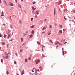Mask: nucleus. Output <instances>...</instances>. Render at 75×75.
Here are the masks:
<instances>
[{"instance_id": "obj_1", "label": "nucleus", "mask_w": 75, "mask_h": 75, "mask_svg": "<svg viewBox=\"0 0 75 75\" xmlns=\"http://www.w3.org/2000/svg\"><path fill=\"white\" fill-rule=\"evenodd\" d=\"M40 12L39 11L37 10L35 11V14H36L37 15H38L39 14V13Z\"/></svg>"}, {"instance_id": "obj_2", "label": "nucleus", "mask_w": 75, "mask_h": 75, "mask_svg": "<svg viewBox=\"0 0 75 75\" xmlns=\"http://www.w3.org/2000/svg\"><path fill=\"white\" fill-rule=\"evenodd\" d=\"M40 60L39 59H38L37 60H35V62H36V64H38L39 62H40Z\"/></svg>"}, {"instance_id": "obj_3", "label": "nucleus", "mask_w": 75, "mask_h": 75, "mask_svg": "<svg viewBox=\"0 0 75 75\" xmlns=\"http://www.w3.org/2000/svg\"><path fill=\"white\" fill-rule=\"evenodd\" d=\"M24 70H23L21 72V75H23L24 74Z\"/></svg>"}, {"instance_id": "obj_4", "label": "nucleus", "mask_w": 75, "mask_h": 75, "mask_svg": "<svg viewBox=\"0 0 75 75\" xmlns=\"http://www.w3.org/2000/svg\"><path fill=\"white\" fill-rule=\"evenodd\" d=\"M35 70L36 71V72H35V75H38V73L37 72V70L35 69Z\"/></svg>"}, {"instance_id": "obj_5", "label": "nucleus", "mask_w": 75, "mask_h": 75, "mask_svg": "<svg viewBox=\"0 0 75 75\" xmlns=\"http://www.w3.org/2000/svg\"><path fill=\"white\" fill-rule=\"evenodd\" d=\"M4 3L6 5V6H8V5L7 4V2H6V1L5 0L4 1Z\"/></svg>"}, {"instance_id": "obj_6", "label": "nucleus", "mask_w": 75, "mask_h": 75, "mask_svg": "<svg viewBox=\"0 0 75 75\" xmlns=\"http://www.w3.org/2000/svg\"><path fill=\"white\" fill-rule=\"evenodd\" d=\"M54 15H55L56 12V10H55V8H54Z\"/></svg>"}, {"instance_id": "obj_7", "label": "nucleus", "mask_w": 75, "mask_h": 75, "mask_svg": "<svg viewBox=\"0 0 75 75\" xmlns=\"http://www.w3.org/2000/svg\"><path fill=\"white\" fill-rule=\"evenodd\" d=\"M58 33L59 34H62V30H61L58 32Z\"/></svg>"}, {"instance_id": "obj_8", "label": "nucleus", "mask_w": 75, "mask_h": 75, "mask_svg": "<svg viewBox=\"0 0 75 75\" xmlns=\"http://www.w3.org/2000/svg\"><path fill=\"white\" fill-rule=\"evenodd\" d=\"M8 55H6L5 56V59H7L8 58Z\"/></svg>"}, {"instance_id": "obj_9", "label": "nucleus", "mask_w": 75, "mask_h": 75, "mask_svg": "<svg viewBox=\"0 0 75 75\" xmlns=\"http://www.w3.org/2000/svg\"><path fill=\"white\" fill-rule=\"evenodd\" d=\"M32 8L33 10H36V8H34V7L33 6L32 7Z\"/></svg>"}, {"instance_id": "obj_10", "label": "nucleus", "mask_w": 75, "mask_h": 75, "mask_svg": "<svg viewBox=\"0 0 75 75\" xmlns=\"http://www.w3.org/2000/svg\"><path fill=\"white\" fill-rule=\"evenodd\" d=\"M59 44V42L58 41H57L55 43V45H57V44Z\"/></svg>"}, {"instance_id": "obj_11", "label": "nucleus", "mask_w": 75, "mask_h": 75, "mask_svg": "<svg viewBox=\"0 0 75 75\" xmlns=\"http://www.w3.org/2000/svg\"><path fill=\"white\" fill-rule=\"evenodd\" d=\"M10 32V30H8L6 32L7 34H9V33Z\"/></svg>"}, {"instance_id": "obj_12", "label": "nucleus", "mask_w": 75, "mask_h": 75, "mask_svg": "<svg viewBox=\"0 0 75 75\" xmlns=\"http://www.w3.org/2000/svg\"><path fill=\"white\" fill-rule=\"evenodd\" d=\"M33 35H29V37L30 38H32L33 37Z\"/></svg>"}, {"instance_id": "obj_13", "label": "nucleus", "mask_w": 75, "mask_h": 75, "mask_svg": "<svg viewBox=\"0 0 75 75\" xmlns=\"http://www.w3.org/2000/svg\"><path fill=\"white\" fill-rule=\"evenodd\" d=\"M2 14L1 15V16H4V15H3L4 14V13H3V12H2V13H1Z\"/></svg>"}, {"instance_id": "obj_14", "label": "nucleus", "mask_w": 75, "mask_h": 75, "mask_svg": "<svg viewBox=\"0 0 75 75\" xmlns=\"http://www.w3.org/2000/svg\"><path fill=\"white\" fill-rule=\"evenodd\" d=\"M31 33H32V34H34V30H32Z\"/></svg>"}, {"instance_id": "obj_15", "label": "nucleus", "mask_w": 75, "mask_h": 75, "mask_svg": "<svg viewBox=\"0 0 75 75\" xmlns=\"http://www.w3.org/2000/svg\"><path fill=\"white\" fill-rule=\"evenodd\" d=\"M10 28H11V29H12V28H13V26H12V25H10Z\"/></svg>"}, {"instance_id": "obj_16", "label": "nucleus", "mask_w": 75, "mask_h": 75, "mask_svg": "<svg viewBox=\"0 0 75 75\" xmlns=\"http://www.w3.org/2000/svg\"><path fill=\"white\" fill-rule=\"evenodd\" d=\"M34 25L30 27L31 28H34Z\"/></svg>"}, {"instance_id": "obj_17", "label": "nucleus", "mask_w": 75, "mask_h": 75, "mask_svg": "<svg viewBox=\"0 0 75 75\" xmlns=\"http://www.w3.org/2000/svg\"><path fill=\"white\" fill-rule=\"evenodd\" d=\"M50 42H51V44H53V42H52V40H50L49 41Z\"/></svg>"}, {"instance_id": "obj_18", "label": "nucleus", "mask_w": 75, "mask_h": 75, "mask_svg": "<svg viewBox=\"0 0 75 75\" xmlns=\"http://www.w3.org/2000/svg\"><path fill=\"white\" fill-rule=\"evenodd\" d=\"M46 29V28L45 27H44L42 29V30H45Z\"/></svg>"}, {"instance_id": "obj_19", "label": "nucleus", "mask_w": 75, "mask_h": 75, "mask_svg": "<svg viewBox=\"0 0 75 75\" xmlns=\"http://www.w3.org/2000/svg\"><path fill=\"white\" fill-rule=\"evenodd\" d=\"M10 6H13V4L12 3L10 4Z\"/></svg>"}, {"instance_id": "obj_20", "label": "nucleus", "mask_w": 75, "mask_h": 75, "mask_svg": "<svg viewBox=\"0 0 75 75\" xmlns=\"http://www.w3.org/2000/svg\"><path fill=\"white\" fill-rule=\"evenodd\" d=\"M21 42H23V38H21Z\"/></svg>"}, {"instance_id": "obj_21", "label": "nucleus", "mask_w": 75, "mask_h": 75, "mask_svg": "<svg viewBox=\"0 0 75 75\" xmlns=\"http://www.w3.org/2000/svg\"><path fill=\"white\" fill-rule=\"evenodd\" d=\"M71 12H72V13H75V10H74L73 11H72Z\"/></svg>"}, {"instance_id": "obj_22", "label": "nucleus", "mask_w": 75, "mask_h": 75, "mask_svg": "<svg viewBox=\"0 0 75 75\" xmlns=\"http://www.w3.org/2000/svg\"><path fill=\"white\" fill-rule=\"evenodd\" d=\"M37 43H38V44H39V45H40L41 44H40V42H39L38 41H37Z\"/></svg>"}, {"instance_id": "obj_23", "label": "nucleus", "mask_w": 75, "mask_h": 75, "mask_svg": "<svg viewBox=\"0 0 75 75\" xmlns=\"http://www.w3.org/2000/svg\"><path fill=\"white\" fill-rule=\"evenodd\" d=\"M18 6L19 7H20V8H21V5H20V4L18 5Z\"/></svg>"}, {"instance_id": "obj_24", "label": "nucleus", "mask_w": 75, "mask_h": 75, "mask_svg": "<svg viewBox=\"0 0 75 75\" xmlns=\"http://www.w3.org/2000/svg\"><path fill=\"white\" fill-rule=\"evenodd\" d=\"M64 20H67V18H65V16L64 17Z\"/></svg>"}, {"instance_id": "obj_25", "label": "nucleus", "mask_w": 75, "mask_h": 75, "mask_svg": "<svg viewBox=\"0 0 75 75\" xmlns=\"http://www.w3.org/2000/svg\"><path fill=\"white\" fill-rule=\"evenodd\" d=\"M5 44V43H4V42H2V45H4Z\"/></svg>"}, {"instance_id": "obj_26", "label": "nucleus", "mask_w": 75, "mask_h": 75, "mask_svg": "<svg viewBox=\"0 0 75 75\" xmlns=\"http://www.w3.org/2000/svg\"><path fill=\"white\" fill-rule=\"evenodd\" d=\"M25 62H27V59H25Z\"/></svg>"}, {"instance_id": "obj_27", "label": "nucleus", "mask_w": 75, "mask_h": 75, "mask_svg": "<svg viewBox=\"0 0 75 75\" xmlns=\"http://www.w3.org/2000/svg\"><path fill=\"white\" fill-rule=\"evenodd\" d=\"M10 37V34H8V38H9Z\"/></svg>"}, {"instance_id": "obj_28", "label": "nucleus", "mask_w": 75, "mask_h": 75, "mask_svg": "<svg viewBox=\"0 0 75 75\" xmlns=\"http://www.w3.org/2000/svg\"><path fill=\"white\" fill-rule=\"evenodd\" d=\"M6 74H7V75H8L9 74V72H8V71H7L6 72Z\"/></svg>"}, {"instance_id": "obj_29", "label": "nucleus", "mask_w": 75, "mask_h": 75, "mask_svg": "<svg viewBox=\"0 0 75 75\" xmlns=\"http://www.w3.org/2000/svg\"><path fill=\"white\" fill-rule=\"evenodd\" d=\"M33 19H34V18H31V21H33Z\"/></svg>"}, {"instance_id": "obj_30", "label": "nucleus", "mask_w": 75, "mask_h": 75, "mask_svg": "<svg viewBox=\"0 0 75 75\" xmlns=\"http://www.w3.org/2000/svg\"><path fill=\"white\" fill-rule=\"evenodd\" d=\"M34 69H35V68H33V70H32V72H34Z\"/></svg>"}, {"instance_id": "obj_31", "label": "nucleus", "mask_w": 75, "mask_h": 75, "mask_svg": "<svg viewBox=\"0 0 75 75\" xmlns=\"http://www.w3.org/2000/svg\"><path fill=\"white\" fill-rule=\"evenodd\" d=\"M62 52L63 55H65V53H64V52L62 51Z\"/></svg>"}, {"instance_id": "obj_32", "label": "nucleus", "mask_w": 75, "mask_h": 75, "mask_svg": "<svg viewBox=\"0 0 75 75\" xmlns=\"http://www.w3.org/2000/svg\"><path fill=\"white\" fill-rule=\"evenodd\" d=\"M32 13H33V14H35V13H34V11H32Z\"/></svg>"}, {"instance_id": "obj_33", "label": "nucleus", "mask_w": 75, "mask_h": 75, "mask_svg": "<svg viewBox=\"0 0 75 75\" xmlns=\"http://www.w3.org/2000/svg\"><path fill=\"white\" fill-rule=\"evenodd\" d=\"M59 27H60L61 28H62V26L61 25H59Z\"/></svg>"}, {"instance_id": "obj_34", "label": "nucleus", "mask_w": 75, "mask_h": 75, "mask_svg": "<svg viewBox=\"0 0 75 75\" xmlns=\"http://www.w3.org/2000/svg\"><path fill=\"white\" fill-rule=\"evenodd\" d=\"M28 60H29V61H30L31 60V57H29L28 58Z\"/></svg>"}, {"instance_id": "obj_35", "label": "nucleus", "mask_w": 75, "mask_h": 75, "mask_svg": "<svg viewBox=\"0 0 75 75\" xmlns=\"http://www.w3.org/2000/svg\"><path fill=\"white\" fill-rule=\"evenodd\" d=\"M14 63L15 64H17V62H16V61H15L14 62Z\"/></svg>"}, {"instance_id": "obj_36", "label": "nucleus", "mask_w": 75, "mask_h": 75, "mask_svg": "<svg viewBox=\"0 0 75 75\" xmlns=\"http://www.w3.org/2000/svg\"><path fill=\"white\" fill-rule=\"evenodd\" d=\"M51 34V33L50 32L48 34V35H50Z\"/></svg>"}, {"instance_id": "obj_37", "label": "nucleus", "mask_w": 75, "mask_h": 75, "mask_svg": "<svg viewBox=\"0 0 75 75\" xmlns=\"http://www.w3.org/2000/svg\"><path fill=\"white\" fill-rule=\"evenodd\" d=\"M52 26L51 25H50L49 26V28H51Z\"/></svg>"}, {"instance_id": "obj_38", "label": "nucleus", "mask_w": 75, "mask_h": 75, "mask_svg": "<svg viewBox=\"0 0 75 75\" xmlns=\"http://www.w3.org/2000/svg\"><path fill=\"white\" fill-rule=\"evenodd\" d=\"M35 3H36V2H35L33 3V4H35Z\"/></svg>"}, {"instance_id": "obj_39", "label": "nucleus", "mask_w": 75, "mask_h": 75, "mask_svg": "<svg viewBox=\"0 0 75 75\" xmlns=\"http://www.w3.org/2000/svg\"><path fill=\"white\" fill-rule=\"evenodd\" d=\"M25 33H26V34H28V31H26L25 32Z\"/></svg>"}, {"instance_id": "obj_40", "label": "nucleus", "mask_w": 75, "mask_h": 75, "mask_svg": "<svg viewBox=\"0 0 75 75\" xmlns=\"http://www.w3.org/2000/svg\"><path fill=\"white\" fill-rule=\"evenodd\" d=\"M62 45V44L59 43V45Z\"/></svg>"}, {"instance_id": "obj_41", "label": "nucleus", "mask_w": 75, "mask_h": 75, "mask_svg": "<svg viewBox=\"0 0 75 75\" xmlns=\"http://www.w3.org/2000/svg\"><path fill=\"white\" fill-rule=\"evenodd\" d=\"M20 52H22V50L21 49L20 50Z\"/></svg>"}, {"instance_id": "obj_42", "label": "nucleus", "mask_w": 75, "mask_h": 75, "mask_svg": "<svg viewBox=\"0 0 75 75\" xmlns=\"http://www.w3.org/2000/svg\"><path fill=\"white\" fill-rule=\"evenodd\" d=\"M0 37H2V35H1L0 34Z\"/></svg>"}, {"instance_id": "obj_43", "label": "nucleus", "mask_w": 75, "mask_h": 75, "mask_svg": "<svg viewBox=\"0 0 75 75\" xmlns=\"http://www.w3.org/2000/svg\"><path fill=\"white\" fill-rule=\"evenodd\" d=\"M65 11H67V9H66L64 10Z\"/></svg>"}, {"instance_id": "obj_44", "label": "nucleus", "mask_w": 75, "mask_h": 75, "mask_svg": "<svg viewBox=\"0 0 75 75\" xmlns=\"http://www.w3.org/2000/svg\"><path fill=\"white\" fill-rule=\"evenodd\" d=\"M8 45H9V44H8L7 45V48H8Z\"/></svg>"}, {"instance_id": "obj_45", "label": "nucleus", "mask_w": 75, "mask_h": 75, "mask_svg": "<svg viewBox=\"0 0 75 75\" xmlns=\"http://www.w3.org/2000/svg\"><path fill=\"white\" fill-rule=\"evenodd\" d=\"M10 19H11V20H12V19H11V16H10Z\"/></svg>"}, {"instance_id": "obj_46", "label": "nucleus", "mask_w": 75, "mask_h": 75, "mask_svg": "<svg viewBox=\"0 0 75 75\" xmlns=\"http://www.w3.org/2000/svg\"><path fill=\"white\" fill-rule=\"evenodd\" d=\"M38 71V72H39V69H38L37 70V71Z\"/></svg>"}, {"instance_id": "obj_47", "label": "nucleus", "mask_w": 75, "mask_h": 75, "mask_svg": "<svg viewBox=\"0 0 75 75\" xmlns=\"http://www.w3.org/2000/svg\"><path fill=\"white\" fill-rule=\"evenodd\" d=\"M9 54H10V53H8L7 54H6V55H9Z\"/></svg>"}, {"instance_id": "obj_48", "label": "nucleus", "mask_w": 75, "mask_h": 75, "mask_svg": "<svg viewBox=\"0 0 75 75\" xmlns=\"http://www.w3.org/2000/svg\"><path fill=\"white\" fill-rule=\"evenodd\" d=\"M3 58H6V57H4V56H3Z\"/></svg>"}, {"instance_id": "obj_49", "label": "nucleus", "mask_w": 75, "mask_h": 75, "mask_svg": "<svg viewBox=\"0 0 75 75\" xmlns=\"http://www.w3.org/2000/svg\"><path fill=\"white\" fill-rule=\"evenodd\" d=\"M57 26V24L55 23V24H54V26Z\"/></svg>"}, {"instance_id": "obj_50", "label": "nucleus", "mask_w": 75, "mask_h": 75, "mask_svg": "<svg viewBox=\"0 0 75 75\" xmlns=\"http://www.w3.org/2000/svg\"><path fill=\"white\" fill-rule=\"evenodd\" d=\"M65 41V39H64V40H63V42H64V41Z\"/></svg>"}, {"instance_id": "obj_51", "label": "nucleus", "mask_w": 75, "mask_h": 75, "mask_svg": "<svg viewBox=\"0 0 75 75\" xmlns=\"http://www.w3.org/2000/svg\"><path fill=\"white\" fill-rule=\"evenodd\" d=\"M3 25H4V26H5V24L4 23L3 24Z\"/></svg>"}, {"instance_id": "obj_52", "label": "nucleus", "mask_w": 75, "mask_h": 75, "mask_svg": "<svg viewBox=\"0 0 75 75\" xmlns=\"http://www.w3.org/2000/svg\"><path fill=\"white\" fill-rule=\"evenodd\" d=\"M58 45H57L56 46V48H58Z\"/></svg>"}, {"instance_id": "obj_53", "label": "nucleus", "mask_w": 75, "mask_h": 75, "mask_svg": "<svg viewBox=\"0 0 75 75\" xmlns=\"http://www.w3.org/2000/svg\"><path fill=\"white\" fill-rule=\"evenodd\" d=\"M42 47H45V46H43V45H42Z\"/></svg>"}, {"instance_id": "obj_54", "label": "nucleus", "mask_w": 75, "mask_h": 75, "mask_svg": "<svg viewBox=\"0 0 75 75\" xmlns=\"http://www.w3.org/2000/svg\"><path fill=\"white\" fill-rule=\"evenodd\" d=\"M37 15H35V18H37Z\"/></svg>"}, {"instance_id": "obj_55", "label": "nucleus", "mask_w": 75, "mask_h": 75, "mask_svg": "<svg viewBox=\"0 0 75 75\" xmlns=\"http://www.w3.org/2000/svg\"><path fill=\"white\" fill-rule=\"evenodd\" d=\"M6 35H4V38H6Z\"/></svg>"}, {"instance_id": "obj_56", "label": "nucleus", "mask_w": 75, "mask_h": 75, "mask_svg": "<svg viewBox=\"0 0 75 75\" xmlns=\"http://www.w3.org/2000/svg\"><path fill=\"white\" fill-rule=\"evenodd\" d=\"M0 2L1 3V0H0Z\"/></svg>"}, {"instance_id": "obj_57", "label": "nucleus", "mask_w": 75, "mask_h": 75, "mask_svg": "<svg viewBox=\"0 0 75 75\" xmlns=\"http://www.w3.org/2000/svg\"><path fill=\"white\" fill-rule=\"evenodd\" d=\"M24 35H27V34H24Z\"/></svg>"}, {"instance_id": "obj_58", "label": "nucleus", "mask_w": 75, "mask_h": 75, "mask_svg": "<svg viewBox=\"0 0 75 75\" xmlns=\"http://www.w3.org/2000/svg\"><path fill=\"white\" fill-rule=\"evenodd\" d=\"M64 42L65 43V44H67V42Z\"/></svg>"}, {"instance_id": "obj_59", "label": "nucleus", "mask_w": 75, "mask_h": 75, "mask_svg": "<svg viewBox=\"0 0 75 75\" xmlns=\"http://www.w3.org/2000/svg\"><path fill=\"white\" fill-rule=\"evenodd\" d=\"M46 20H47V19H45L44 20V21H46Z\"/></svg>"}, {"instance_id": "obj_60", "label": "nucleus", "mask_w": 75, "mask_h": 75, "mask_svg": "<svg viewBox=\"0 0 75 75\" xmlns=\"http://www.w3.org/2000/svg\"><path fill=\"white\" fill-rule=\"evenodd\" d=\"M1 62H3V59H1Z\"/></svg>"}, {"instance_id": "obj_61", "label": "nucleus", "mask_w": 75, "mask_h": 75, "mask_svg": "<svg viewBox=\"0 0 75 75\" xmlns=\"http://www.w3.org/2000/svg\"><path fill=\"white\" fill-rule=\"evenodd\" d=\"M59 11H61V10L59 8Z\"/></svg>"}, {"instance_id": "obj_62", "label": "nucleus", "mask_w": 75, "mask_h": 75, "mask_svg": "<svg viewBox=\"0 0 75 75\" xmlns=\"http://www.w3.org/2000/svg\"><path fill=\"white\" fill-rule=\"evenodd\" d=\"M45 33V32L44 31H43L42 32V33Z\"/></svg>"}, {"instance_id": "obj_63", "label": "nucleus", "mask_w": 75, "mask_h": 75, "mask_svg": "<svg viewBox=\"0 0 75 75\" xmlns=\"http://www.w3.org/2000/svg\"><path fill=\"white\" fill-rule=\"evenodd\" d=\"M13 41V39H11L10 41Z\"/></svg>"}, {"instance_id": "obj_64", "label": "nucleus", "mask_w": 75, "mask_h": 75, "mask_svg": "<svg viewBox=\"0 0 75 75\" xmlns=\"http://www.w3.org/2000/svg\"><path fill=\"white\" fill-rule=\"evenodd\" d=\"M42 57H45V56H44V55H42Z\"/></svg>"}]
</instances>
